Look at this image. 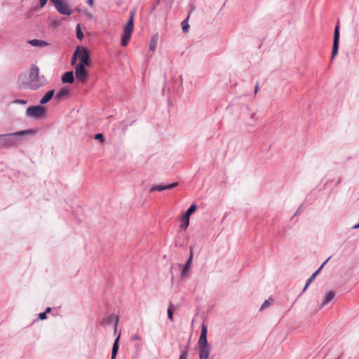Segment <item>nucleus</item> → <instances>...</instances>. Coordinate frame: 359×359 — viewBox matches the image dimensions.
<instances>
[{
  "label": "nucleus",
  "instance_id": "obj_22",
  "mask_svg": "<svg viewBox=\"0 0 359 359\" xmlns=\"http://www.w3.org/2000/svg\"><path fill=\"white\" fill-rule=\"evenodd\" d=\"M76 33L77 39L81 40L83 38V34L81 31V27L80 24H77L76 27Z\"/></svg>",
  "mask_w": 359,
  "mask_h": 359
},
{
  "label": "nucleus",
  "instance_id": "obj_7",
  "mask_svg": "<svg viewBox=\"0 0 359 359\" xmlns=\"http://www.w3.org/2000/svg\"><path fill=\"white\" fill-rule=\"evenodd\" d=\"M36 131L34 130H21L19 132H16L9 135H0V138L5 142H13V137L14 136H22L25 135H33L35 134Z\"/></svg>",
  "mask_w": 359,
  "mask_h": 359
},
{
  "label": "nucleus",
  "instance_id": "obj_28",
  "mask_svg": "<svg viewBox=\"0 0 359 359\" xmlns=\"http://www.w3.org/2000/svg\"><path fill=\"white\" fill-rule=\"evenodd\" d=\"M179 359H187V351H184L180 356Z\"/></svg>",
  "mask_w": 359,
  "mask_h": 359
},
{
  "label": "nucleus",
  "instance_id": "obj_2",
  "mask_svg": "<svg viewBox=\"0 0 359 359\" xmlns=\"http://www.w3.org/2000/svg\"><path fill=\"white\" fill-rule=\"evenodd\" d=\"M134 16L135 11H131L130 12V18L128 22L123 27V33L121 37V45L123 46H126L128 43V41L131 37L132 33L134 29Z\"/></svg>",
  "mask_w": 359,
  "mask_h": 359
},
{
  "label": "nucleus",
  "instance_id": "obj_37",
  "mask_svg": "<svg viewBox=\"0 0 359 359\" xmlns=\"http://www.w3.org/2000/svg\"><path fill=\"white\" fill-rule=\"evenodd\" d=\"M355 229L359 228V223L354 226Z\"/></svg>",
  "mask_w": 359,
  "mask_h": 359
},
{
  "label": "nucleus",
  "instance_id": "obj_31",
  "mask_svg": "<svg viewBox=\"0 0 359 359\" xmlns=\"http://www.w3.org/2000/svg\"><path fill=\"white\" fill-rule=\"evenodd\" d=\"M15 103H20V104H27V101L24 100H16L15 101Z\"/></svg>",
  "mask_w": 359,
  "mask_h": 359
},
{
  "label": "nucleus",
  "instance_id": "obj_38",
  "mask_svg": "<svg viewBox=\"0 0 359 359\" xmlns=\"http://www.w3.org/2000/svg\"><path fill=\"white\" fill-rule=\"evenodd\" d=\"M355 229L359 228V223L354 226Z\"/></svg>",
  "mask_w": 359,
  "mask_h": 359
},
{
  "label": "nucleus",
  "instance_id": "obj_10",
  "mask_svg": "<svg viewBox=\"0 0 359 359\" xmlns=\"http://www.w3.org/2000/svg\"><path fill=\"white\" fill-rule=\"evenodd\" d=\"M199 359H208L210 351V344H198Z\"/></svg>",
  "mask_w": 359,
  "mask_h": 359
},
{
  "label": "nucleus",
  "instance_id": "obj_17",
  "mask_svg": "<svg viewBox=\"0 0 359 359\" xmlns=\"http://www.w3.org/2000/svg\"><path fill=\"white\" fill-rule=\"evenodd\" d=\"M54 93H55L54 90H49L48 92H47L45 94V95L41 99L40 104H44L48 102L53 97Z\"/></svg>",
  "mask_w": 359,
  "mask_h": 359
},
{
  "label": "nucleus",
  "instance_id": "obj_9",
  "mask_svg": "<svg viewBox=\"0 0 359 359\" xmlns=\"http://www.w3.org/2000/svg\"><path fill=\"white\" fill-rule=\"evenodd\" d=\"M339 23H337L334 28V41H333V47H332V59H333L337 55L338 48H339Z\"/></svg>",
  "mask_w": 359,
  "mask_h": 359
},
{
  "label": "nucleus",
  "instance_id": "obj_29",
  "mask_svg": "<svg viewBox=\"0 0 359 359\" xmlns=\"http://www.w3.org/2000/svg\"><path fill=\"white\" fill-rule=\"evenodd\" d=\"M39 318L40 320L46 319V313L45 312L39 313Z\"/></svg>",
  "mask_w": 359,
  "mask_h": 359
},
{
  "label": "nucleus",
  "instance_id": "obj_30",
  "mask_svg": "<svg viewBox=\"0 0 359 359\" xmlns=\"http://www.w3.org/2000/svg\"><path fill=\"white\" fill-rule=\"evenodd\" d=\"M132 340L133 341H139V340H141V337L137 335V334H135L132 337Z\"/></svg>",
  "mask_w": 359,
  "mask_h": 359
},
{
  "label": "nucleus",
  "instance_id": "obj_36",
  "mask_svg": "<svg viewBox=\"0 0 359 359\" xmlns=\"http://www.w3.org/2000/svg\"><path fill=\"white\" fill-rule=\"evenodd\" d=\"M355 229L359 228V223L354 226Z\"/></svg>",
  "mask_w": 359,
  "mask_h": 359
},
{
  "label": "nucleus",
  "instance_id": "obj_34",
  "mask_svg": "<svg viewBox=\"0 0 359 359\" xmlns=\"http://www.w3.org/2000/svg\"><path fill=\"white\" fill-rule=\"evenodd\" d=\"M50 311H51V308L50 307H48V308H46L45 313H49V312H50Z\"/></svg>",
  "mask_w": 359,
  "mask_h": 359
},
{
  "label": "nucleus",
  "instance_id": "obj_27",
  "mask_svg": "<svg viewBox=\"0 0 359 359\" xmlns=\"http://www.w3.org/2000/svg\"><path fill=\"white\" fill-rule=\"evenodd\" d=\"M78 59L77 55H76V52H74L72 58V65H74L76 64V60Z\"/></svg>",
  "mask_w": 359,
  "mask_h": 359
},
{
  "label": "nucleus",
  "instance_id": "obj_20",
  "mask_svg": "<svg viewBox=\"0 0 359 359\" xmlns=\"http://www.w3.org/2000/svg\"><path fill=\"white\" fill-rule=\"evenodd\" d=\"M334 292L333 291H330L329 292L326 296H325V300L323 301L322 305H321V307L325 306L326 304H327L329 302H330L334 297Z\"/></svg>",
  "mask_w": 359,
  "mask_h": 359
},
{
  "label": "nucleus",
  "instance_id": "obj_35",
  "mask_svg": "<svg viewBox=\"0 0 359 359\" xmlns=\"http://www.w3.org/2000/svg\"><path fill=\"white\" fill-rule=\"evenodd\" d=\"M257 90H258V83H257V84L255 85V93H256L257 92Z\"/></svg>",
  "mask_w": 359,
  "mask_h": 359
},
{
  "label": "nucleus",
  "instance_id": "obj_14",
  "mask_svg": "<svg viewBox=\"0 0 359 359\" xmlns=\"http://www.w3.org/2000/svg\"><path fill=\"white\" fill-rule=\"evenodd\" d=\"M330 258H328L326 261L323 262V264L320 266V267L315 272L313 273L311 276L307 280L306 283L303 289V292L306 290V289L309 287V285L313 282V280L315 279L316 276L318 275L319 271L322 269V268L324 266V265L327 262Z\"/></svg>",
  "mask_w": 359,
  "mask_h": 359
},
{
  "label": "nucleus",
  "instance_id": "obj_18",
  "mask_svg": "<svg viewBox=\"0 0 359 359\" xmlns=\"http://www.w3.org/2000/svg\"><path fill=\"white\" fill-rule=\"evenodd\" d=\"M119 336L116 339L114 344L113 348L111 351V359H116V354L118 350V340H119Z\"/></svg>",
  "mask_w": 359,
  "mask_h": 359
},
{
  "label": "nucleus",
  "instance_id": "obj_5",
  "mask_svg": "<svg viewBox=\"0 0 359 359\" xmlns=\"http://www.w3.org/2000/svg\"><path fill=\"white\" fill-rule=\"evenodd\" d=\"M83 64H76L75 66L76 79L81 83H85L88 77V73Z\"/></svg>",
  "mask_w": 359,
  "mask_h": 359
},
{
  "label": "nucleus",
  "instance_id": "obj_3",
  "mask_svg": "<svg viewBox=\"0 0 359 359\" xmlns=\"http://www.w3.org/2000/svg\"><path fill=\"white\" fill-rule=\"evenodd\" d=\"M75 52L80 61L79 64H83V65L86 66L90 65V56L86 48L78 46Z\"/></svg>",
  "mask_w": 359,
  "mask_h": 359
},
{
  "label": "nucleus",
  "instance_id": "obj_12",
  "mask_svg": "<svg viewBox=\"0 0 359 359\" xmlns=\"http://www.w3.org/2000/svg\"><path fill=\"white\" fill-rule=\"evenodd\" d=\"M192 259H193V251H192V250H191L189 258L187 262L186 263V264L184 266V268H183L182 273H181V276L182 278H185L187 276L188 272L190 270L191 266Z\"/></svg>",
  "mask_w": 359,
  "mask_h": 359
},
{
  "label": "nucleus",
  "instance_id": "obj_13",
  "mask_svg": "<svg viewBox=\"0 0 359 359\" xmlns=\"http://www.w3.org/2000/svg\"><path fill=\"white\" fill-rule=\"evenodd\" d=\"M207 327L203 324L201 335L198 339V344H209L207 340Z\"/></svg>",
  "mask_w": 359,
  "mask_h": 359
},
{
  "label": "nucleus",
  "instance_id": "obj_32",
  "mask_svg": "<svg viewBox=\"0 0 359 359\" xmlns=\"http://www.w3.org/2000/svg\"><path fill=\"white\" fill-rule=\"evenodd\" d=\"M47 2V0H40V5L41 7L44 6Z\"/></svg>",
  "mask_w": 359,
  "mask_h": 359
},
{
  "label": "nucleus",
  "instance_id": "obj_16",
  "mask_svg": "<svg viewBox=\"0 0 359 359\" xmlns=\"http://www.w3.org/2000/svg\"><path fill=\"white\" fill-rule=\"evenodd\" d=\"M74 79L72 72H65L62 77V81L63 83H72L74 82Z\"/></svg>",
  "mask_w": 359,
  "mask_h": 359
},
{
  "label": "nucleus",
  "instance_id": "obj_19",
  "mask_svg": "<svg viewBox=\"0 0 359 359\" xmlns=\"http://www.w3.org/2000/svg\"><path fill=\"white\" fill-rule=\"evenodd\" d=\"M69 94V90L65 88H62L60 89V90L56 94L55 98L57 100H62L63 97L67 96Z\"/></svg>",
  "mask_w": 359,
  "mask_h": 359
},
{
  "label": "nucleus",
  "instance_id": "obj_11",
  "mask_svg": "<svg viewBox=\"0 0 359 359\" xmlns=\"http://www.w3.org/2000/svg\"><path fill=\"white\" fill-rule=\"evenodd\" d=\"M178 186V182H173L168 185H153L150 189V192H154L155 191H162L164 190L171 189Z\"/></svg>",
  "mask_w": 359,
  "mask_h": 359
},
{
  "label": "nucleus",
  "instance_id": "obj_33",
  "mask_svg": "<svg viewBox=\"0 0 359 359\" xmlns=\"http://www.w3.org/2000/svg\"><path fill=\"white\" fill-rule=\"evenodd\" d=\"M88 4L90 6H93V5H94V0H88Z\"/></svg>",
  "mask_w": 359,
  "mask_h": 359
},
{
  "label": "nucleus",
  "instance_id": "obj_23",
  "mask_svg": "<svg viewBox=\"0 0 359 359\" xmlns=\"http://www.w3.org/2000/svg\"><path fill=\"white\" fill-rule=\"evenodd\" d=\"M182 29L184 32H187L189 31V25L188 23V18L185 19L184 21H182Z\"/></svg>",
  "mask_w": 359,
  "mask_h": 359
},
{
  "label": "nucleus",
  "instance_id": "obj_8",
  "mask_svg": "<svg viewBox=\"0 0 359 359\" xmlns=\"http://www.w3.org/2000/svg\"><path fill=\"white\" fill-rule=\"evenodd\" d=\"M197 208V205L196 204H192L189 209L187 210V212L182 217L181 221L182 224L180 225L181 229H187V227L189 225V217L190 215L194 213Z\"/></svg>",
  "mask_w": 359,
  "mask_h": 359
},
{
  "label": "nucleus",
  "instance_id": "obj_1",
  "mask_svg": "<svg viewBox=\"0 0 359 359\" xmlns=\"http://www.w3.org/2000/svg\"><path fill=\"white\" fill-rule=\"evenodd\" d=\"M46 83L43 75H40L39 69L36 65H32L29 70V82L27 87L31 89H38Z\"/></svg>",
  "mask_w": 359,
  "mask_h": 359
},
{
  "label": "nucleus",
  "instance_id": "obj_25",
  "mask_svg": "<svg viewBox=\"0 0 359 359\" xmlns=\"http://www.w3.org/2000/svg\"><path fill=\"white\" fill-rule=\"evenodd\" d=\"M270 300L271 299L266 300L261 306L260 310L264 309L265 308L268 307L271 304Z\"/></svg>",
  "mask_w": 359,
  "mask_h": 359
},
{
  "label": "nucleus",
  "instance_id": "obj_4",
  "mask_svg": "<svg viewBox=\"0 0 359 359\" xmlns=\"http://www.w3.org/2000/svg\"><path fill=\"white\" fill-rule=\"evenodd\" d=\"M50 2L55 6L57 11L63 15H69L72 13V10L69 5L63 0H50Z\"/></svg>",
  "mask_w": 359,
  "mask_h": 359
},
{
  "label": "nucleus",
  "instance_id": "obj_24",
  "mask_svg": "<svg viewBox=\"0 0 359 359\" xmlns=\"http://www.w3.org/2000/svg\"><path fill=\"white\" fill-rule=\"evenodd\" d=\"M172 304L170 303V306L168 309V318L169 319L171 320V321H173V311L172 310Z\"/></svg>",
  "mask_w": 359,
  "mask_h": 359
},
{
  "label": "nucleus",
  "instance_id": "obj_6",
  "mask_svg": "<svg viewBox=\"0 0 359 359\" xmlns=\"http://www.w3.org/2000/svg\"><path fill=\"white\" fill-rule=\"evenodd\" d=\"M46 113V109L41 105L29 107L26 111V114L29 117L40 118Z\"/></svg>",
  "mask_w": 359,
  "mask_h": 359
},
{
  "label": "nucleus",
  "instance_id": "obj_15",
  "mask_svg": "<svg viewBox=\"0 0 359 359\" xmlns=\"http://www.w3.org/2000/svg\"><path fill=\"white\" fill-rule=\"evenodd\" d=\"M29 44L35 47H45L49 45L48 42L41 39H32L28 41Z\"/></svg>",
  "mask_w": 359,
  "mask_h": 359
},
{
  "label": "nucleus",
  "instance_id": "obj_26",
  "mask_svg": "<svg viewBox=\"0 0 359 359\" xmlns=\"http://www.w3.org/2000/svg\"><path fill=\"white\" fill-rule=\"evenodd\" d=\"M95 139L102 142L104 140V136L102 134L98 133L95 135Z\"/></svg>",
  "mask_w": 359,
  "mask_h": 359
},
{
  "label": "nucleus",
  "instance_id": "obj_21",
  "mask_svg": "<svg viewBox=\"0 0 359 359\" xmlns=\"http://www.w3.org/2000/svg\"><path fill=\"white\" fill-rule=\"evenodd\" d=\"M158 43V38L157 36H153L152 39L150 41L149 43V49L151 51L155 50Z\"/></svg>",
  "mask_w": 359,
  "mask_h": 359
}]
</instances>
